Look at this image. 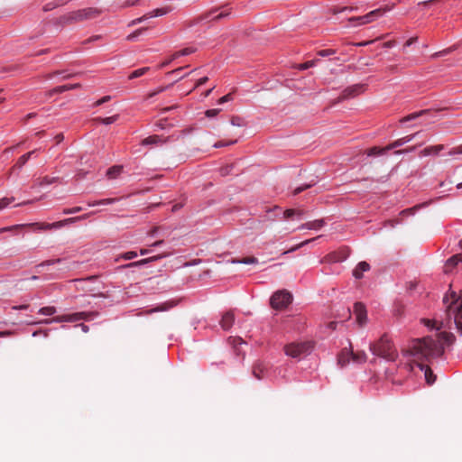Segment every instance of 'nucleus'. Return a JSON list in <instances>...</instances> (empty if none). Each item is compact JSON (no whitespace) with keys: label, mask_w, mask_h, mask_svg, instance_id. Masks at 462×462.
<instances>
[{"label":"nucleus","mask_w":462,"mask_h":462,"mask_svg":"<svg viewBox=\"0 0 462 462\" xmlns=\"http://www.w3.org/2000/svg\"><path fill=\"white\" fill-rule=\"evenodd\" d=\"M417 365L420 370L424 371V375L428 384H432L436 381V375L433 374L431 369L428 365H424L421 363L417 362Z\"/></svg>","instance_id":"nucleus-19"},{"label":"nucleus","mask_w":462,"mask_h":462,"mask_svg":"<svg viewBox=\"0 0 462 462\" xmlns=\"http://www.w3.org/2000/svg\"><path fill=\"white\" fill-rule=\"evenodd\" d=\"M171 86H172V84H170V85H167V86H164V87H160L157 89H155V92L158 95V94H160V93L169 89Z\"/></svg>","instance_id":"nucleus-61"},{"label":"nucleus","mask_w":462,"mask_h":462,"mask_svg":"<svg viewBox=\"0 0 462 462\" xmlns=\"http://www.w3.org/2000/svg\"><path fill=\"white\" fill-rule=\"evenodd\" d=\"M159 142H161V137L159 135H152L149 136L142 141L143 145H148V144H156Z\"/></svg>","instance_id":"nucleus-39"},{"label":"nucleus","mask_w":462,"mask_h":462,"mask_svg":"<svg viewBox=\"0 0 462 462\" xmlns=\"http://www.w3.org/2000/svg\"><path fill=\"white\" fill-rule=\"evenodd\" d=\"M90 314L91 313H88V312H77V313H73V314L60 315V316H56L52 319H43V320L40 321L39 323L51 324L53 322H56V323L76 322V321H79L81 319H87Z\"/></svg>","instance_id":"nucleus-7"},{"label":"nucleus","mask_w":462,"mask_h":462,"mask_svg":"<svg viewBox=\"0 0 462 462\" xmlns=\"http://www.w3.org/2000/svg\"><path fill=\"white\" fill-rule=\"evenodd\" d=\"M14 200V197L11 198H3L0 199V210L6 208L11 202Z\"/></svg>","instance_id":"nucleus-42"},{"label":"nucleus","mask_w":462,"mask_h":462,"mask_svg":"<svg viewBox=\"0 0 462 462\" xmlns=\"http://www.w3.org/2000/svg\"><path fill=\"white\" fill-rule=\"evenodd\" d=\"M123 171V166L121 165H116V166H113L111 168H109L106 171V175L111 178V179H114L116 178V176H118Z\"/></svg>","instance_id":"nucleus-31"},{"label":"nucleus","mask_w":462,"mask_h":462,"mask_svg":"<svg viewBox=\"0 0 462 462\" xmlns=\"http://www.w3.org/2000/svg\"><path fill=\"white\" fill-rule=\"evenodd\" d=\"M317 60H309V61H306L304 63H301V64H299L298 65V69L300 70H305V69H308L311 67H313L315 64H316Z\"/></svg>","instance_id":"nucleus-41"},{"label":"nucleus","mask_w":462,"mask_h":462,"mask_svg":"<svg viewBox=\"0 0 462 462\" xmlns=\"http://www.w3.org/2000/svg\"><path fill=\"white\" fill-rule=\"evenodd\" d=\"M222 11L214 17V20L218 21L222 18L227 17L231 14L232 8L228 5L222 6Z\"/></svg>","instance_id":"nucleus-35"},{"label":"nucleus","mask_w":462,"mask_h":462,"mask_svg":"<svg viewBox=\"0 0 462 462\" xmlns=\"http://www.w3.org/2000/svg\"><path fill=\"white\" fill-rule=\"evenodd\" d=\"M370 351L387 361H394L398 356V352L392 339L387 334H383L377 341L370 344Z\"/></svg>","instance_id":"nucleus-3"},{"label":"nucleus","mask_w":462,"mask_h":462,"mask_svg":"<svg viewBox=\"0 0 462 462\" xmlns=\"http://www.w3.org/2000/svg\"><path fill=\"white\" fill-rule=\"evenodd\" d=\"M102 38L101 35H94V36H91L90 38H88V40H86L84 42V43H88V42H95V41H98Z\"/></svg>","instance_id":"nucleus-59"},{"label":"nucleus","mask_w":462,"mask_h":462,"mask_svg":"<svg viewBox=\"0 0 462 462\" xmlns=\"http://www.w3.org/2000/svg\"><path fill=\"white\" fill-rule=\"evenodd\" d=\"M172 11L171 6H164L161 8H156L147 14H145V17L153 18L158 16L165 15Z\"/></svg>","instance_id":"nucleus-20"},{"label":"nucleus","mask_w":462,"mask_h":462,"mask_svg":"<svg viewBox=\"0 0 462 462\" xmlns=\"http://www.w3.org/2000/svg\"><path fill=\"white\" fill-rule=\"evenodd\" d=\"M236 142H237V140H232V141H229V142L219 141V142H217L214 144V147L215 148H220V147L235 144V143H236Z\"/></svg>","instance_id":"nucleus-46"},{"label":"nucleus","mask_w":462,"mask_h":462,"mask_svg":"<svg viewBox=\"0 0 462 462\" xmlns=\"http://www.w3.org/2000/svg\"><path fill=\"white\" fill-rule=\"evenodd\" d=\"M79 220V217H69V218H66V219H63L60 221L54 222L53 226H55L56 228H60L66 225L75 223Z\"/></svg>","instance_id":"nucleus-32"},{"label":"nucleus","mask_w":462,"mask_h":462,"mask_svg":"<svg viewBox=\"0 0 462 462\" xmlns=\"http://www.w3.org/2000/svg\"><path fill=\"white\" fill-rule=\"evenodd\" d=\"M109 99H110L109 96L103 97L102 98H100L99 100H97L96 102V106H101L102 104L108 101Z\"/></svg>","instance_id":"nucleus-60"},{"label":"nucleus","mask_w":462,"mask_h":462,"mask_svg":"<svg viewBox=\"0 0 462 462\" xmlns=\"http://www.w3.org/2000/svg\"><path fill=\"white\" fill-rule=\"evenodd\" d=\"M418 134V133L416 134H410V135H407V136H404V137H402L396 141H394L393 143L388 144L386 146V149H394V148H397V147H400V146H402L404 145L405 143L411 142V140H413V138Z\"/></svg>","instance_id":"nucleus-18"},{"label":"nucleus","mask_w":462,"mask_h":462,"mask_svg":"<svg viewBox=\"0 0 462 462\" xmlns=\"http://www.w3.org/2000/svg\"><path fill=\"white\" fill-rule=\"evenodd\" d=\"M417 39H418L417 37H411V38H410V39L405 42V45H404V46H406V47L411 46V44H413L414 42H417Z\"/></svg>","instance_id":"nucleus-64"},{"label":"nucleus","mask_w":462,"mask_h":462,"mask_svg":"<svg viewBox=\"0 0 462 462\" xmlns=\"http://www.w3.org/2000/svg\"><path fill=\"white\" fill-rule=\"evenodd\" d=\"M101 14L97 8L88 7L72 11L59 17L58 23L60 25H70L84 21H88L97 18Z\"/></svg>","instance_id":"nucleus-4"},{"label":"nucleus","mask_w":462,"mask_h":462,"mask_svg":"<svg viewBox=\"0 0 462 462\" xmlns=\"http://www.w3.org/2000/svg\"><path fill=\"white\" fill-rule=\"evenodd\" d=\"M455 336L452 333L442 332L439 334V339L435 340L430 337L421 339H415L410 349L411 356L418 361H430L431 358L441 356L444 348L441 343L450 345L454 342Z\"/></svg>","instance_id":"nucleus-1"},{"label":"nucleus","mask_w":462,"mask_h":462,"mask_svg":"<svg viewBox=\"0 0 462 462\" xmlns=\"http://www.w3.org/2000/svg\"><path fill=\"white\" fill-rule=\"evenodd\" d=\"M324 219H317L302 224L298 229L319 230L325 226Z\"/></svg>","instance_id":"nucleus-15"},{"label":"nucleus","mask_w":462,"mask_h":462,"mask_svg":"<svg viewBox=\"0 0 462 462\" xmlns=\"http://www.w3.org/2000/svg\"><path fill=\"white\" fill-rule=\"evenodd\" d=\"M428 111L429 110H421V111H419V112L411 113V114L406 116H404L403 118H402L401 122L404 123V122L414 120V119L420 117V116L428 113Z\"/></svg>","instance_id":"nucleus-34"},{"label":"nucleus","mask_w":462,"mask_h":462,"mask_svg":"<svg viewBox=\"0 0 462 462\" xmlns=\"http://www.w3.org/2000/svg\"><path fill=\"white\" fill-rule=\"evenodd\" d=\"M82 210V208L81 207H75V208H65L63 210V213L64 214H75V213H78V212H80Z\"/></svg>","instance_id":"nucleus-51"},{"label":"nucleus","mask_w":462,"mask_h":462,"mask_svg":"<svg viewBox=\"0 0 462 462\" xmlns=\"http://www.w3.org/2000/svg\"><path fill=\"white\" fill-rule=\"evenodd\" d=\"M195 51H196V49L193 47L184 48L179 51L174 52L171 55V57L169 60L162 62L160 67L162 68V67L168 66L172 60H177L179 57L187 56V55L194 53Z\"/></svg>","instance_id":"nucleus-12"},{"label":"nucleus","mask_w":462,"mask_h":462,"mask_svg":"<svg viewBox=\"0 0 462 462\" xmlns=\"http://www.w3.org/2000/svg\"><path fill=\"white\" fill-rule=\"evenodd\" d=\"M172 307H173L172 303L165 302V303L158 305L155 308L146 310V314H152V313L158 312V311H166V310H169L170 309H171Z\"/></svg>","instance_id":"nucleus-28"},{"label":"nucleus","mask_w":462,"mask_h":462,"mask_svg":"<svg viewBox=\"0 0 462 462\" xmlns=\"http://www.w3.org/2000/svg\"><path fill=\"white\" fill-rule=\"evenodd\" d=\"M232 99L231 94H226L218 100V104H223L225 102L230 101Z\"/></svg>","instance_id":"nucleus-56"},{"label":"nucleus","mask_w":462,"mask_h":462,"mask_svg":"<svg viewBox=\"0 0 462 462\" xmlns=\"http://www.w3.org/2000/svg\"><path fill=\"white\" fill-rule=\"evenodd\" d=\"M391 149H386V146L385 147H377V146H374V147H371L369 148L367 151H366V154L368 156H379V155H383L387 151H390Z\"/></svg>","instance_id":"nucleus-26"},{"label":"nucleus","mask_w":462,"mask_h":462,"mask_svg":"<svg viewBox=\"0 0 462 462\" xmlns=\"http://www.w3.org/2000/svg\"><path fill=\"white\" fill-rule=\"evenodd\" d=\"M168 255H169V254L163 253V254H161L151 256L149 258L142 259V260L137 261V262L131 263L129 264H126L125 267H133V266L143 265V264H146L148 263L155 262V261H158V260L162 259L164 257H167Z\"/></svg>","instance_id":"nucleus-13"},{"label":"nucleus","mask_w":462,"mask_h":462,"mask_svg":"<svg viewBox=\"0 0 462 462\" xmlns=\"http://www.w3.org/2000/svg\"><path fill=\"white\" fill-rule=\"evenodd\" d=\"M311 348L310 342L291 343L285 346V353L287 356L296 358L310 354Z\"/></svg>","instance_id":"nucleus-5"},{"label":"nucleus","mask_w":462,"mask_h":462,"mask_svg":"<svg viewBox=\"0 0 462 462\" xmlns=\"http://www.w3.org/2000/svg\"><path fill=\"white\" fill-rule=\"evenodd\" d=\"M457 154H462V144L451 149L448 152V155H450V156L457 155Z\"/></svg>","instance_id":"nucleus-53"},{"label":"nucleus","mask_w":462,"mask_h":462,"mask_svg":"<svg viewBox=\"0 0 462 462\" xmlns=\"http://www.w3.org/2000/svg\"><path fill=\"white\" fill-rule=\"evenodd\" d=\"M336 53V50L333 49H326V50H320L318 51V55L321 57H327L329 55H333Z\"/></svg>","instance_id":"nucleus-47"},{"label":"nucleus","mask_w":462,"mask_h":462,"mask_svg":"<svg viewBox=\"0 0 462 462\" xmlns=\"http://www.w3.org/2000/svg\"><path fill=\"white\" fill-rule=\"evenodd\" d=\"M118 117H119L118 115H115V116H112L109 117H105V118L97 117L94 119V121L97 122V123L104 124V125H110V124L115 123L118 119Z\"/></svg>","instance_id":"nucleus-33"},{"label":"nucleus","mask_w":462,"mask_h":462,"mask_svg":"<svg viewBox=\"0 0 462 462\" xmlns=\"http://www.w3.org/2000/svg\"><path fill=\"white\" fill-rule=\"evenodd\" d=\"M444 149L443 144H438L433 146H429L423 149L420 152L421 156H429L430 154H438L439 152H441Z\"/></svg>","instance_id":"nucleus-22"},{"label":"nucleus","mask_w":462,"mask_h":462,"mask_svg":"<svg viewBox=\"0 0 462 462\" xmlns=\"http://www.w3.org/2000/svg\"><path fill=\"white\" fill-rule=\"evenodd\" d=\"M292 300V295L285 291H278L271 297V306L275 310L285 309Z\"/></svg>","instance_id":"nucleus-6"},{"label":"nucleus","mask_w":462,"mask_h":462,"mask_svg":"<svg viewBox=\"0 0 462 462\" xmlns=\"http://www.w3.org/2000/svg\"><path fill=\"white\" fill-rule=\"evenodd\" d=\"M54 181H56V178H50L48 176H45V177L40 179L39 185L40 186L49 185V184L53 183Z\"/></svg>","instance_id":"nucleus-45"},{"label":"nucleus","mask_w":462,"mask_h":462,"mask_svg":"<svg viewBox=\"0 0 462 462\" xmlns=\"http://www.w3.org/2000/svg\"><path fill=\"white\" fill-rule=\"evenodd\" d=\"M346 259L345 255H339L337 253H331L324 257L321 262L337 263Z\"/></svg>","instance_id":"nucleus-27"},{"label":"nucleus","mask_w":462,"mask_h":462,"mask_svg":"<svg viewBox=\"0 0 462 462\" xmlns=\"http://www.w3.org/2000/svg\"><path fill=\"white\" fill-rule=\"evenodd\" d=\"M296 209H286L284 212H283V217L285 219H288V218H291L292 217H294L296 215Z\"/></svg>","instance_id":"nucleus-52"},{"label":"nucleus","mask_w":462,"mask_h":462,"mask_svg":"<svg viewBox=\"0 0 462 462\" xmlns=\"http://www.w3.org/2000/svg\"><path fill=\"white\" fill-rule=\"evenodd\" d=\"M80 88V84H79V83H77V84H67V85L59 86V87H56V88H54L53 89H51L50 91V96H52L53 94L63 93L65 91L76 89V88Z\"/></svg>","instance_id":"nucleus-21"},{"label":"nucleus","mask_w":462,"mask_h":462,"mask_svg":"<svg viewBox=\"0 0 462 462\" xmlns=\"http://www.w3.org/2000/svg\"><path fill=\"white\" fill-rule=\"evenodd\" d=\"M208 80V77H203V78H201V79H198V80L196 81V84H195V86H194L193 89H195L196 88H199V87H200V86L204 85Z\"/></svg>","instance_id":"nucleus-55"},{"label":"nucleus","mask_w":462,"mask_h":462,"mask_svg":"<svg viewBox=\"0 0 462 462\" xmlns=\"http://www.w3.org/2000/svg\"><path fill=\"white\" fill-rule=\"evenodd\" d=\"M370 270V264L365 261L360 262L353 271V275L356 279H361L363 273Z\"/></svg>","instance_id":"nucleus-17"},{"label":"nucleus","mask_w":462,"mask_h":462,"mask_svg":"<svg viewBox=\"0 0 462 462\" xmlns=\"http://www.w3.org/2000/svg\"><path fill=\"white\" fill-rule=\"evenodd\" d=\"M54 223H51V224H49V223H32V224H29L28 226L32 227V228H36V229H39V230H50V229H52V228H56L55 226H53Z\"/></svg>","instance_id":"nucleus-30"},{"label":"nucleus","mask_w":462,"mask_h":462,"mask_svg":"<svg viewBox=\"0 0 462 462\" xmlns=\"http://www.w3.org/2000/svg\"><path fill=\"white\" fill-rule=\"evenodd\" d=\"M232 262L233 263H237L254 264V263H257L258 260L254 256H248V257H244V258L239 259V260H233Z\"/></svg>","instance_id":"nucleus-37"},{"label":"nucleus","mask_w":462,"mask_h":462,"mask_svg":"<svg viewBox=\"0 0 462 462\" xmlns=\"http://www.w3.org/2000/svg\"><path fill=\"white\" fill-rule=\"evenodd\" d=\"M453 298L451 303L448 305L446 310V319L441 321L440 328H449L454 323L458 331L462 334V291L458 298H456V292H452Z\"/></svg>","instance_id":"nucleus-2"},{"label":"nucleus","mask_w":462,"mask_h":462,"mask_svg":"<svg viewBox=\"0 0 462 462\" xmlns=\"http://www.w3.org/2000/svg\"><path fill=\"white\" fill-rule=\"evenodd\" d=\"M389 10L390 8L388 7L378 8L369 12L365 15L351 17L349 18V22H358L359 25L367 24L383 16Z\"/></svg>","instance_id":"nucleus-8"},{"label":"nucleus","mask_w":462,"mask_h":462,"mask_svg":"<svg viewBox=\"0 0 462 462\" xmlns=\"http://www.w3.org/2000/svg\"><path fill=\"white\" fill-rule=\"evenodd\" d=\"M57 312V310L53 306L42 307L39 310V314L45 316H52Z\"/></svg>","instance_id":"nucleus-36"},{"label":"nucleus","mask_w":462,"mask_h":462,"mask_svg":"<svg viewBox=\"0 0 462 462\" xmlns=\"http://www.w3.org/2000/svg\"><path fill=\"white\" fill-rule=\"evenodd\" d=\"M267 370V365L260 361L253 365V374L256 379H262Z\"/></svg>","instance_id":"nucleus-16"},{"label":"nucleus","mask_w":462,"mask_h":462,"mask_svg":"<svg viewBox=\"0 0 462 462\" xmlns=\"http://www.w3.org/2000/svg\"><path fill=\"white\" fill-rule=\"evenodd\" d=\"M454 50L453 47H450V48H447L443 51H438V52H435L434 54L431 55V58H438V57H440V56H443V55H446V54H448L450 53L452 51Z\"/></svg>","instance_id":"nucleus-48"},{"label":"nucleus","mask_w":462,"mask_h":462,"mask_svg":"<svg viewBox=\"0 0 462 462\" xmlns=\"http://www.w3.org/2000/svg\"><path fill=\"white\" fill-rule=\"evenodd\" d=\"M350 356H351V359L353 360V362L355 363H358V364H361V363H365L366 361V354L364 352V351H360V352H353V351H350Z\"/></svg>","instance_id":"nucleus-25"},{"label":"nucleus","mask_w":462,"mask_h":462,"mask_svg":"<svg viewBox=\"0 0 462 462\" xmlns=\"http://www.w3.org/2000/svg\"><path fill=\"white\" fill-rule=\"evenodd\" d=\"M22 226H24L23 225H16V226H9V227H3V228H0V233H3V232H5V231H9V230H13V229H18Z\"/></svg>","instance_id":"nucleus-57"},{"label":"nucleus","mask_w":462,"mask_h":462,"mask_svg":"<svg viewBox=\"0 0 462 462\" xmlns=\"http://www.w3.org/2000/svg\"><path fill=\"white\" fill-rule=\"evenodd\" d=\"M231 124L236 126H244L245 125L244 120L239 116H233L231 118Z\"/></svg>","instance_id":"nucleus-49"},{"label":"nucleus","mask_w":462,"mask_h":462,"mask_svg":"<svg viewBox=\"0 0 462 462\" xmlns=\"http://www.w3.org/2000/svg\"><path fill=\"white\" fill-rule=\"evenodd\" d=\"M313 185H315V182H312V183H309V184H304V185H301L298 188H296L294 190H293V195H298L300 194V192L304 191L305 189L312 187Z\"/></svg>","instance_id":"nucleus-44"},{"label":"nucleus","mask_w":462,"mask_h":462,"mask_svg":"<svg viewBox=\"0 0 462 462\" xmlns=\"http://www.w3.org/2000/svg\"><path fill=\"white\" fill-rule=\"evenodd\" d=\"M354 313L356 315V322L359 326L363 327L367 322V313L365 306L361 302H356L354 305Z\"/></svg>","instance_id":"nucleus-9"},{"label":"nucleus","mask_w":462,"mask_h":462,"mask_svg":"<svg viewBox=\"0 0 462 462\" xmlns=\"http://www.w3.org/2000/svg\"><path fill=\"white\" fill-rule=\"evenodd\" d=\"M36 152V150H33V151H31L23 155H22L16 162V163L14 164V166L13 167V170L15 169V168H18V169H21L27 162L28 160L31 158V156Z\"/></svg>","instance_id":"nucleus-24"},{"label":"nucleus","mask_w":462,"mask_h":462,"mask_svg":"<svg viewBox=\"0 0 462 462\" xmlns=\"http://www.w3.org/2000/svg\"><path fill=\"white\" fill-rule=\"evenodd\" d=\"M319 237V236H317V237L312 238V239H307V240H305V241H303V242H301V243H300V244H298V245H296L292 246V247H291V249H289L288 251H285V252L283 253V254H288V253L294 252V251H296V250L300 249V247H302V246H304V245H306L310 244V242H312V241H314V240L318 239Z\"/></svg>","instance_id":"nucleus-38"},{"label":"nucleus","mask_w":462,"mask_h":462,"mask_svg":"<svg viewBox=\"0 0 462 462\" xmlns=\"http://www.w3.org/2000/svg\"><path fill=\"white\" fill-rule=\"evenodd\" d=\"M462 264V254H455L451 256L445 263L444 273H451L455 269H457L459 264Z\"/></svg>","instance_id":"nucleus-11"},{"label":"nucleus","mask_w":462,"mask_h":462,"mask_svg":"<svg viewBox=\"0 0 462 462\" xmlns=\"http://www.w3.org/2000/svg\"><path fill=\"white\" fill-rule=\"evenodd\" d=\"M160 227L159 226H154L153 228H152L147 234L148 236H155L156 234L158 233Z\"/></svg>","instance_id":"nucleus-62"},{"label":"nucleus","mask_w":462,"mask_h":462,"mask_svg":"<svg viewBox=\"0 0 462 462\" xmlns=\"http://www.w3.org/2000/svg\"><path fill=\"white\" fill-rule=\"evenodd\" d=\"M137 256V253L134 251L126 252L121 255V258L125 260H131Z\"/></svg>","instance_id":"nucleus-50"},{"label":"nucleus","mask_w":462,"mask_h":462,"mask_svg":"<svg viewBox=\"0 0 462 462\" xmlns=\"http://www.w3.org/2000/svg\"><path fill=\"white\" fill-rule=\"evenodd\" d=\"M147 19H149V17H145V14H144V15H143L140 18L133 20L132 23H131V25H134V24L140 23H142V22H143V21H145Z\"/></svg>","instance_id":"nucleus-58"},{"label":"nucleus","mask_w":462,"mask_h":462,"mask_svg":"<svg viewBox=\"0 0 462 462\" xmlns=\"http://www.w3.org/2000/svg\"><path fill=\"white\" fill-rule=\"evenodd\" d=\"M150 70V68L149 67H143V68H141V69H135L134 70L133 72H131L128 76V79H137L139 77H142L143 76L146 72H148Z\"/></svg>","instance_id":"nucleus-29"},{"label":"nucleus","mask_w":462,"mask_h":462,"mask_svg":"<svg viewBox=\"0 0 462 462\" xmlns=\"http://www.w3.org/2000/svg\"><path fill=\"white\" fill-rule=\"evenodd\" d=\"M364 90V85L356 84L351 87L346 88L343 90L341 95L338 97L339 101H342L346 98L354 97L360 94Z\"/></svg>","instance_id":"nucleus-10"},{"label":"nucleus","mask_w":462,"mask_h":462,"mask_svg":"<svg viewBox=\"0 0 462 462\" xmlns=\"http://www.w3.org/2000/svg\"><path fill=\"white\" fill-rule=\"evenodd\" d=\"M415 147H411V148H408V149H405V150H398V151H395L394 153L395 154H401V153H403V152H412L414 151Z\"/></svg>","instance_id":"nucleus-63"},{"label":"nucleus","mask_w":462,"mask_h":462,"mask_svg":"<svg viewBox=\"0 0 462 462\" xmlns=\"http://www.w3.org/2000/svg\"><path fill=\"white\" fill-rule=\"evenodd\" d=\"M350 358V350L344 348L338 355L337 363L340 366L343 367L349 363Z\"/></svg>","instance_id":"nucleus-23"},{"label":"nucleus","mask_w":462,"mask_h":462,"mask_svg":"<svg viewBox=\"0 0 462 462\" xmlns=\"http://www.w3.org/2000/svg\"><path fill=\"white\" fill-rule=\"evenodd\" d=\"M116 200V199H101V200H97V201H94V202H88V206H97V205H108V204H112L114 203L115 201Z\"/></svg>","instance_id":"nucleus-40"},{"label":"nucleus","mask_w":462,"mask_h":462,"mask_svg":"<svg viewBox=\"0 0 462 462\" xmlns=\"http://www.w3.org/2000/svg\"><path fill=\"white\" fill-rule=\"evenodd\" d=\"M220 112V109H208L206 111V116L208 117H214Z\"/></svg>","instance_id":"nucleus-54"},{"label":"nucleus","mask_w":462,"mask_h":462,"mask_svg":"<svg viewBox=\"0 0 462 462\" xmlns=\"http://www.w3.org/2000/svg\"><path fill=\"white\" fill-rule=\"evenodd\" d=\"M145 31V28H140V29H137L136 31H134V32L130 33L127 37H126V40L127 41H134L136 37H138L139 35H141L143 33V32Z\"/></svg>","instance_id":"nucleus-43"},{"label":"nucleus","mask_w":462,"mask_h":462,"mask_svg":"<svg viewBox=\"0 0 462 462\" xmlns=\"http://www.w3.org/2000/svg\"><path fill=\"white\" fill-rule=\"evenodd\" d=\"M234 322H235L234 313L232 311H227L223 315V317L220 320V325L223 329L227 330L233 326Z\"/></svg>","instance_id":"nucleus-14"}]
</instances>
